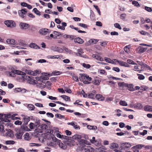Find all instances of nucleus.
Wrapping results in <instances>:
<instances>
[{"label": "nucleus", "instance_id": "1", "mask_svg": "<svg viewBox=\"0 0 152 152\" xmlns=\"http://www.w3.org/2000/svg\"><path fill=\"white\" fill-rule=\"evenodd\" d=\"M118 86L121 88L123 89V88L126 87H130L131 89L130 91H132L133 88V85L132 84H128L124 82H119L118 83Z\"/></svg>", "mask_w": 152, "mask_h": 152}, {"label": "nucleus", "instance_id": "2", "mask_svg": "<svg viewBox=\"0 0 152 152\" xmlns=\"http://www.w3.org/2000/svg\"><path fill=\"white\" fill-rule=\"evenodd\" d=\"M4 24L7 27L11 28H14L16 26V24L13 20H6L4 21Z\"/></svg>", "mask_w": 152, "mask_h": 152}, {"label": "nucleus", "instance_id": "3", "mask_svg": "<svg viewBox=\"0 0 152 152\" xmlns=\"http://www.w3.org/2000/svg\"><path fill=\"white\" fill-rule=\"evenodd\" d=\"M131 146V145L129 143H121V146L120 147V149L122 150H127Z\"/></svg>", "mask_w": 152, "mask_h": 152}, {"label": "nucleus", "instance_id": "4", "mask_svg": "<svg viewBox=\"0 0 152 152\" xmlns=\"http://www.w3.org/2000/svg\"><path fill=\"white\" fill-rule=\"evenodd\" d=\"M118 147V144L116 143H113L110 145V148L116 152H121L120 150L117 149Z\"/></svg>", "mask_w": 152, "mask_h": 152}, {"label": "nucleus", "instance_id": "5", "mask_svg": "<svg viewBox=\"0 0 152 152\" xmlns=\"http://www.w3.org/2000/svg\"><path fill=\"white\" fill-rule=\"evenodd\" d=\"M19 26L22 29L26 30L30 26L28 23L20 22L19 24Z\"/></svg>", "mask_w": 152, "mask_h": 152}, {"label": "nucleus", "instance_id": "6", "mask_svg": "<svg viewBox=\"0 0 152 152\" xmlns=\"http://www.w3.org/2000/svg\"><path fill=\"white\" fill-rule=\"evenodd\" d=\"M40 128L39 130H37V132L42 133L43 132V129H46L48 128V126L46 124H43L40 125Z\"/></svg>", "mask_w": 152, "mask_h": 152}, {"label": "nucleus", "instance_id": "7", "mask_svg": "<svg viewBox=\"0 0 152 152\" xmlns=\"http://www.w3.org/2000/svg\"><path fill=\"white\" fill-rule=\"evenodd\" d=\"M49 30L46 28L41 29L39 31V33L42 35H45L48 34L50 32L49 31Z\"/></svg>", "mask_w": 152, "mask_h": 152}, {"label": "nucleus", "instance_id": "8", "mask_svg": "<svg viewBox=\"0 0 152 152\" xmlns=\"http://www.w3.org/2000/svg\"><path fill=\"white\" fill-rule=\"evenodd\" d=\"M7 132L5 133L4 136L11 137H13L14 136L13 132L11 130L8 129L7 130Z\"/></svg>", "mask_w": 152, "mask_h": 152}, {"label": "nucleus", "instance_id": "9", "mask_svg": "<svg viewBox=\"0 0 152 152\" xmlns=\"http://www.w3.org/2000/svg\"><path fill=\"white\" fill-rule=\"evenodd\" d=\"M83 152H93L94 149L90 146H85L83 148Z\"/></svg>", "mask_w": 152, "mask_h": 152}, {"label": "nucleus", "instance_id": "10", "mask_svg": "<svg viewBox=\"0 0 152 152\" xmlns=\"http://www.w3.org/2000/svg\"><path fill=\"white\" fill-rule=\"evenodd\" d=\"M34 124L35 129V131L37 132V130L38 129V130L39 129V127L40 126V121L39 120H36V121Z\"/></svg>", "mask_w": 152, "mask_h": 152}, {"label": "nucleus", "instance_id": "11", "mask_svg": "<svg viewBox=\"0 0 152 152\" xmlns=\"http://www.w3.org/2000/svg\"><path fill=\"white\" fill-rule=\"evenodd\" d=\"M27 12V11L25 9H22L21 10H19L18 11V14L20 16L23 18H25V16L24 15Z\"/></svg>", "mask_w": 152, "mask_h": 152}, {"label": "nucleus", "instance_id": "12", "mask_svg": "<svg viewBox=\"0 0 152 152\" xmlns=\"http://www.w3.org/2000/svg\"><path fill=\"white\" fill-rule=\"evenodd\" d=\"M77 51L78 53H76V55L77 56H79L85 58H87V56L84 55H82V54L83 53V52L82 49H78L77 50Z\"/></svg>", "mask_w": 152, "mask_h": 152}, {"label": "nucleus", "instance_id": "13", "mask_svg": "<svg viewBox=\"0 0 152 152\" xmlns=\"http://www.w3.org/2000/svg\"><path fill=\"white\" fill-rule=\"evenodd\" d=\"M114 60L115 61L118 62L119 64L122 66H124L126 67H129V65L126 62L121 61L118 60L116 59H114Z\"/></svg>", "mask_w": 152, "mask_h": 152}, {"label": "nucleus", "instance_id": "14", "mask_svg": "<svg viewBox=\"0 0 152 152\" xmlns=\"http://www.w3.org/2000/svg\"><path fill=\"white\" fill-rule=\"evenodd\" d=\"M23 135V133L21 131V130H19L16 134H15V136L18 139H22V135Z\"/></svg>", "mask_w": 152, "mask_h": 152}, {"label": "nucleus", "instance_id": "15", "mask_svg": "<svg viewBox=\"0 0 152 152\" xmlns=\"http://www.w3.org/2000/svg\"><path fill=\"white\" fill-rule=\"evenodd\" d=\"M80 145H83L84 144L89 145V142L86 140L80 139L78 141Z\"/></svg>", "mask_w": 152, "mask_h": 152}, {"label": "nucleus", "instance_id": "16", "mask_svg": "<svg viewBox=\"0 0 152 152\" xmlns=\"http://www.w3.org/2000/svg\"><path fill=\"white\" fill-rule=\"evenodd\" d=\"M143 107L142 104L140 103H137L134 104V108H137L139 110L142 109Z\"/></svg>", "mask_w": 152, "mask_h": 152}, {"label": "nucleus", "instance_id": "17", "mask_svg": "<svg viewBox=\"0 0 152 152\" xmlns=\"http://www.w3.org/2000/svg\"><path fill=\"white\" fill-rule=\"evenodd\" d=\"M144 110L145 111L152 112V106L148 105H146L144 107Z\"/></svg>", "mask_w": 152, "mask_h": 152}, {"label": "nucleus", "instance_id": "18", "mask_svg": "<svg viewBox=\"0 0 152 152\" xmlns=\"http://www.w3.org/2000/svg\"><path fill=\"white\" fill-rule=\"evenodd\" d=\"M74 42H75L79 44H83L84 42L83 40L80 38L78 37L74 39Z\"/></svg>", "mask_w": 152, "mask_h": 152}, {"label": "nucleus", "instance_id": "19", "mask_svg": "<svg viewBox=\"0 0 152 152\" xmlns=\"http://www.w3.org/2000/svg\"><path fill=\"white\" fill-rule=\"evenodd\" d=\"M29 121V117L27 116H25L23 117V121L24 122V125H26Z\"/></svg>", "mask_w": 152, "mask_h": 152}, {"label": "nucleus", "instance_id": "20", "mask_svg": "<svg viewBox=\"0 0 152 152\" xmlns=\"http://www.w3.org/2000/svg\"><path fill=\"white\" fill-rule=\"evenodd\" d=\"M92 57L95 58L97 60L102 61L103 60V58L99 55L96 54H93Z\"/></svg>", "mask_w": 152, "mask_h": 152}, {"label": "nucleus", "instance_id": "21", "mask_svg": "<svg viewBox=\"0 0 152 152\" xmlns=\"http://www.w3.org/2000/svg\"><path fill=\"white\" fill-rule=\"evenodd\" d=\"M96 98L99 101H103L104 99V97L99 94H96Z\"/></svg>", "mask_w": 152, "mask_h": 152}, {"label": "nucleus", "instance_id": "22", "mask_svg": "<svg viewBox=\"0 0 152 152\" xmlns=\"http://www.w3.org/2000/svg\"><path fill=\"white\" fill-rule=\"evenodd\" d=\"M29 47L31 48L36 49H39L40 48L35 43H31L29 45Z\"/></svg>", "mask_w": 152, "mask_h": 152}, {"label": "nucleus", "instance_id": "23", "mask_svg": "<svg viewBox=\"0 0 152 152\" xmlns=\"http://www.w3.org/2000/svg\"><path fill=\"white\" fill-rule=\"evenodd\" d=\"M80 76L79 78L80 81H83V80H86V75L84 74H80Z\"/></svg>", "mask_w": 152, "mask_h": 152}, {"label": "nucleus", "instance_id": "24", "mask_svg": "<svg viewBox=\"0 0 152 152\" xmlns=\"http://www.w3.org/2000/svg\"><path fill=\"white\" fill-rule=\"evenodd\" d=\"M81 136L79 134H75L72 137V138L74 140H77L78 141L81 139Z\"/></svg>", "mask_w": 152, "mask_h": 152}, {"label": "nucleus", "instance_id": "25", "mask_svg": "<svg viewBox=\"0 0 152 152\" xmlns=\"http://www.w3.org/2000/svg\"><path fill=\"white\" fill-rule=\"evenodd\" d=\"M54 34V39H56L59 36L61 35V34L59 32L57 31H54L53 32Z\"/></svg>", "mask_w": 152, "mask_h": 152}, {"label": "nucleus", "instance_id": "26", "mask_svg": "<svg viewBox=\"0 0 152 152\" xmlns=\"http://www.w3.org/2000/svg\"><path fill=\"white\" fill-rule=\"evenodd\" d=\"M62 73V72H61L56 71L53 72L51 75L50 74H48V75L49 76H50L51 75H57L61 74Z\"/></svg>", "mask_w": 152, "mask_h": 152}, {"label": "nucleus", "instance_id": "27", "mask_svg": "<svg viewBox=\"0 0 152 152\" xmlns=\"http://www.w3.org/2000/svg\"><path fill=\"white\" fill-rule=\"evenodd\" d=\"M144 146V145L142 144H138L135 146H134L132 148V149H140L142 148V147Z\"/></svg>", "mask_w": 152, "mask_h": 152}, {"label": "nucleus", "instance_id": "28", "mask_svg": "<svg viewBox=\"0 0 152 152\" xmlns=\"http://www.w3.org/2000/svg\"><path fill=\"white\" fill-rule=\"evenodd\" d=\"M6 42L9 44L14 45L15 44V40L13 39H8Z\"/></svg>", "mask_w": 152, "mask_h": 152}, {"label": "nucleus", "instance_id": "29", "mask_svg": "<svg viewBox=\"0 0 152 152\" xmlns=\"http://www.w3.org/2000/svg\"><path fill=\"white\" fill-rule=\"evenodd\" d=\"M98 41V40L95 39H90L89 41V43L90 44H95Z\"/></svg>", "mask_w": 152, "mask_h": 152}, {"label": "nucleus", "instance_id": "30", "mask_svg": "<svg viewBox=\"0 0 152 152\" xmlns=\"http://www.w3.org/2000/svg\"><path fill=\"white\" fill-rule=\"evenodd\" d=\"M60 97L61 98L63 99H64L66 101H69L70 100V97L68 96H66L65 95H61L60 96Z\"/></svg>", "mask_w": 152, "mask_h": 152}, {"label": "nucleus", "instance_id": "31", "mask_svg": "<svg viewBox=\"0 0 152 152\" xmlns=\"http://www.w3.org/2000/svg\"><path fill=\"white\" fill-rule=\"evenodd\" d=\"M15 72H15L16 74H18V75H22V76H24L26 75V73H25L24 72H22L19 71V70H17V71H15Z\"/></svg>", "mask_w": 152, "mask_h": 152}, {"label": "nucleus", "instance_id": "32", "mask_svg": "<svg viewBox=\"0 0 152 152\" xmlns=\"http://www.w3.org/2000/svg\"><path fill=\"white\" fill-rule=\"evenodd\" d=\"M24 139L26 140H30L29 134L28 133H26L23 136Z\"/></svg>", "mask_w": 152, "mask_h": 152}, {"label": "nucleus", "instance_id": "33", "mask_svg": "<svg viewBox=\"0 0 152 152\" xmlns=\"http://www.w3.org/2000/svg\"><path fill=\"white\" fill-rule=\"evenodd\" d=\"M0 115L1 116V117L4 118H10L11 117V115L9 114H0Z\"/></svg>", "mask_w": 152, "mask_h": 152}, {"label": "nucleus", "instance_id": "34", "mask_svg": "<svg viewBox=\"0 0 152 152\" xmlns=\"http://www.w3.org/2000/svg\"><path fill=\"white\" fill-rule=\"evenodd\" d=\"M0 119L2 121H4L6 122H9L10 121V120L8 119V118H4L1 117L0 115Z\"/></svg>", "mask_w": 152, "mask_h": 152}, {"label": "nucleus", "instance_id": "35", "mask_svg": "<svg viewBox=\"0 0 152 152\" xmlns=\"http://www.w3.org/2000/svg\"><path fill=\"white\" fill-rule=\"evenodd\" d=\"M147 48H143L142 47H140L139 50V52L140 53H143L147 50Z\"/></svg>", "mask_w": 152, "mask_h": 152}, {"label": "nucleus", "instance_id": "36", "mask_svg": "<svg viewBox=\"0 0 152 152\" xmlns=\"http://www.w3.org/2000/svg\"><path fill=\"white\" fill-rule=\"evenodd\" d=\"M141 66L142 67H145L147 69L152 71V69H151L149 66L145 63H142Z\"/></svg>", "mask_w": 152, "mask_h": 152}, {"label": "nucleus", "instance_id": "37", "mask_svg": "<svg viewBox=\"0 0 152 152\" xmlns=\"http://www.w3.org/2000/svg\"><path fill=\"white\" fill-rule=\"evenodd\" d=\"M59 145L61 148L63 149H66L67 148V146L66 145L64 144L61 142H59Z\"/></svg>", "mask_w": 152, "mask_h": 152}, {"label": "nucleus", "instance_id": "38", "mask_svg": "<svg viewBox=\"0 0 152 152\" xmlns=\"http://www.w3.org/2000/svg\"><path fill=\"white\" fill-rule=\"evenodd\" d=\"M104 60L107 62L111 64H114V61L109 58L105 57Z\"/></svg>", "mask_w": 152, "mask_h": 152}, {"label": "nucleus", "instance_id": "39", "mask_svg": "<svg viewBox=\"0 0 152 152\" xmlns=\"http://www.w3.org/2000/svg\"><path fill=\"white\" fill-rule=\"evenodd\" d=\"M27 107L29 110H34L35 108L34 106L32 104H28Z\"/></svg>", "mask_w": 152, "mask_h": 152}, {"label": "nucleus", "instance_id": "40", "mask_svg": "<svg viewBox=\"0 0 152 152\" xmlns=\"http://www.w3.org/2000/svg\"><path fill=\"white\" fill-rule=\"evenodd\" d=\"M62 138L65 140H67L68 142H71V138L70 137L62 135Z\"/></svg>", "mask_w": 152, "mask_h": 152}, {"label": "nucleus", "instance_id": "41", "mask_svg": "<svg viewBox=\"0 0 152 152\" xmlns=\"http://www.w3.org/2000/svg\"><path fill=\"white\" fill-rule=\"evenodd\" d=\"M119 104L123 106H127L128 104L127 102L125 101L121 100L120 101Z\"/></svg>", "mask_w": 152, "mask_h": 152}, {"label": "nucleus", "instance_id": "42", "mask_svg": "<svg viewBox=\"0 0 152 152\" xmlns=\"http://www.w3.org/2000/svg\"><path fill=\"white\" fill-rule=\"evenodd\" d=\"M33 11L38 15H41L40 12L36 8L33 9Z\"/></svg>", "mask_w": 152, "mask_h": 152}, {"label": "nucleus", "instance_id": "43", "mask_svg": "<svg viewBox=\"0 0 152 152\" xmlns=\"http://www.w3.org/2000/svg\"><path fill=\"white\" fill-rule=\"evenodd\" d=\"M55 116L57 118L59 119L64 118L65 116L64 115H62L60 114L57 113L55 115Z\"/></svg>", "mask_w": 152, "mask_h": 152}, {"label": "nucleus", "instance_id": "44", "mask_svg": "<svg viewBox=\"0 0 152 152\" xmlns=\"http://www.w3.org/2000/svg\"><path fill=\"white\" fill-rule=\"evenodd\" d=\"M15 143L13 140H7L5 141V143L7 145L13 144Z\"/></svg>", "mask_w": 152, "mask_h": 152}, {"label": "nucleus", "instance_id": "45", "mask_svg": "<svg viewBox=\"0 0 152 152\" xmlns=\"http://www.w3.org/2000/svg\"><path fill=\"white\" fill-rule=\"evenodd\" d=\"M48 58L50 59H58L59 58V56H48Z\"/></svg>", "mask_w": 152, "mask_h": 152}, {"label": "nucleus", "instance_id": "46", "mask_svg": "<svg viewBox=\"0 0 152 152\" xmlns=\"http://www.w3.org/2000/svg\"><path fill=\"white\" fill-rule=\"evenodd\" d=\"M114 26L115 28H118L119 29L121 30L122 29V28L118 23H115L114 24Z\"/></svg>", "mask_w": 152, "mask_h": 152}, {"label": "nucleus", "instance_id": "47", "mask_svg": "<svg viewBox=\"0 0 152 152\" xmlns=\"http://www.w3.org/2000/svg\"><path fill=\"white\" fill-rule=\"evenodd\" d=\"M137 75L139 76L138 78L140 80H143L145 78V76L142 75L137 74Z\"/></svg>", "mask_w": 152, "mask_h": 152}, {"label": "nucleus", "instance_id": "48", "mask_svg": "<svg viewBox=\"0 0 152 152\" xmlns=\"http://www.w3.org/2000/svg\"><path fill=\"white\" fill-rule=\"evenodd\" d=\"M84 148V147H78L76 149V151L77 152H80L81 151L83 152V148Z\"/></svg>", "mask_w": 152, "mask_h": 152}, {"label": "nucleus", "instance_id": "49", "mask_svg": "<svg viewBox=\"0 0 152 152\" xmlns=\"http://www.w3.org/2000/svg\"><path fill=\"white\" fill-rule=\"evenodd\" d=\"M82 66L83 67L86 69H89L91 67V66L90 64L85 63L83 64Z\"/></svg>", "mask_w": 152, "mask_h": 152}, {"label": "nucleus", "instance_id": "50", "mask_svg": "<svg viewBox=\"0 0 152 152\" xmlns=\"http://www.w3.org/2000/svg\"><path fill=\"white\" fill-rule=\"evenodd\" d=\"M127 62L128 63L133 65H137L132 60L130 59H129L127 60Z\"/></svg>", "mask_w": 152, "mask_h": 152}, {"label": "nucleus", "instance_id": "51", "mask_svg": "<svg viewBox=\"0 0 152 152\" xmlns=\"http://www.w3.org/2000/svg\"><path fill=\"white\" fill-rule=\"evenodd\" d=\"M140 33L142 35H150L149 33L146 31H144L142 30L141 31H140Z\"/></svg>", "mask_w": 152, "mask_h": 152}, {"label": "nucleus", "instance_id": "52", "mask_svg": "<svg viewBox=\"0 0 152 152\" xmlns=\"http://www.w3.org/2000/svg\"><path fill=\"white\" fill-rule=\"evenodd\" d=\"M63 49L65 51L69 53L70 54L71 53H72V51L71 50L68 49L67 48L64 47L63 48Z\"/></svg>", "mask_w": 152, "mask_h": 152}, {"label": "nucleus", "instance_id": "53", "mask_svg": "<svg viewBox=\"0 0 152 152\" xmlns=\"http://www.w3.org/2000/svg\"><path fill=\"white\" fill-rule=\"evenodd\" d=\"M132 4L134 5V6L137 7H138L140 6V4L138 2L135 1H134L132 2Z\"/></svg>", "mask_w": 152, "mask_h": 152}, {"label": "nucleus", "instance_id": "54", "mask_svg": "<svg viewBox=\"0 0 152 152\" xmlns=\"http://www.w3.org/2000/svg\"><path fill=\"white\" fill-rule=\"evenodd\" d=\"M94 94L92 93H89L88 95V97L89 98H91L92 99H94Z\"/></svg>", "mask_w": 152, "mask_h": 152}, {"label": "nucleus", "instance_id": "55", "mask_svg": "<svg viewBox=\"0 0 152 152\" xmlns=\"http://www.w3.org/2000/svg\"><path fill=\"white\" fill-rule=\"evenodd\" d=\"M29 127L31 129H35L34 123H30L29 124Z\"/></svg>", "mask_w": 152, "mask_h": 152}, {"label": "nucleus", "instance_id": "56", "mask_svg": "<svg viewBox=\"0 0 152 152\" xmlns=\"http://www.w3.org/2000/svg\"><path fill=\"white\" fill-rule=\"evenodd\" d=\"M77 124V122L75 121H72L71 122H68L67 123V124L68 125H71L73 127L75 126V125Z\"/></svg>", "mask_w": 152, "mask_h": 152}, {"label": "nucleus", "instance_id": "57", "mask_svg": "<svg viewBox=\"0 0 152 152\" xmlns=\"http://www.w3.org/2000/svg\"><path fill=\"white\" fill-rule=\"evenodd\" d=\"M21 88H17L14 89V92L18 93L21 91Z\"/></svg>", "mask_w": 152, "mask_h": 152}, {"label": "nucleus", "instance_id": "58", "mask_svg": "<svg viewBox=\"0 0 152 152\" xmlns=\"http://www.w3.org/2000/svg\"><path fill=\"white\" fill-rule=\"evenodd\" d=\"M90 140L91 142L95 144H96L95 143L96 142V140L95 139V137H93L92 139Z\"/></svg>", "mask_w": 152, "mask_h": 152}, {"label": "nucleus", "instance_id": "59", "mask_svg": "<svg viewBox=\"0 0 152 152\" xmlns=\"http://www.w3.org/2000/svg\"><path fill=\"white\" fill-rule=\"evenodd\" d=\"M145 9L148 12H151L152 11L151 8L147 6H145Z\"/></svg>", "mask_w": 152, "mask_h": 152}, {"label": "nucleus", "instance_id": "60", "mask_svg": "<svg viewBox=\"0 0 152 152\" xmlns=\"http://www.w3.org/2000/svg\"><path fill=\"white\" fill-rule=\"evenodd\" d=\"M73 79L76 82H78L79 81L78 77L75 75H73L72 76Z\"/></svg>", "mask_w": 152, "mask_h": 152}, {"label": "nucleus", "instance_id": "61", "mask_svg": "<svg viewBox=\"0 0 152 152\" xmlns=\"http://www.w3.org/2000/svg\"><path fill=\"white\" fill-rule=\"evenodd\" d=\"M100 43L102 46L105 47L107 45V42H100Z\"/></svg>", "mask_w": 152, "mask_h": 152}, {"label": "nucleus", "instance_id": "62", "mask_svg": "<svg viewBox=\"0 0 152 152\" xmlns=\"http://www.w3.org/2000/svg\"><path fill=\"white\" fill-rule=\"evenodd\" d=\"M18 152H25V150L22 148H20L18 149Z\"/></svg>", "mask_w": 152, "mask_h": 152}, {"label": "nucleus", "instance_id": "63", "mask_svg": "<svg viewBox=\"0 0 152 152\" xmlns=\"http://www.w3.org/2000/svg\"><path fill=\"white\" fill-rule=\"evenodd\" d=\"M81 94L84 97H86L87 96V94L85 93L84 91L83 90H82Z\"/></svg>", "mask_w": 152, "mask_h": 152}, {"label": "nucleus", "instance_id": "64", "mask_svg": "<svg viewBox=\"0 0 152 152\" xmlns=\"http://www.w3.org/2000/svg\"><path fill=\"white\" fill-rule=\"evenodd\" d=\"M46 115L48 116V117H49L51 118H53L54 117L53 115L50 113H46Z\"/></svg>", "mask_w": 152, "mask_h": 152}]
</instances>
